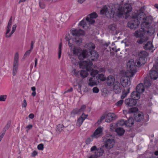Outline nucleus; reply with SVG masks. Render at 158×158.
<instances>
[{
	"label": "nucleus",
	"mask_w": 158,
	"mask_h": 158,
	"mask_svg": "<svg viewBox=\"0 0 158 158\" xmlns=\"http://www.w3.org/2000/svg\"><path fill=\"white\" fill-rule=\"evenodd\" d=\"M87 114H85L83 113H82V115L80 117V123H81L82 124L84 120L87 118Z\"/></svg>",
	"instance_id": "38"
},
{
	"label": "nucleus",
	"mask_w": 158,
	"mask_h": 158,
	"mask_svg": "<svg viewBox=\"0 0 158 158\" xmlns=\"http://www.w3.org/2000/svg\"><path fill=\"white\" fill-rule=\"evenodd\" d=\"M109 29L111 31V32L112 33L116 32V27L115 24H113L110 25L108 26Z\"/></svg>",
	"instance_id": "35"
},
{
	"label": "nucleus",
	"mask_w": 158,
	"mask_h": 158,
	"mask_svg": "<svg viewBox=\"0 0 158 158\" xmlns=\"http://www.w3.org/2000/svg\"><path fill=\"white\" fill-rule=\"evenodd\" d=\"M143 48L146 50H152L153 48V46L151 42H148L144 44Z\"/></svg>",
	"instance_id": "27"
},
{
	"label": "nucleus",
	"mask_w": 158,
	"mask_h": 158,
	"mask_svg": "<svg viewBox=\"0 0 158 158\" xmlns=\"http://www.w3.org/2000/svg\"><path fill=\"white\" fill-rule=\"evenodd\" d=\"M93 63L89 60H84L83 62L80 61V68L85 69L86 70L90 73V75L93 77H94L95 76L98 74V72L96 70H94L92 67Z\"/></svg>",
	"instance_id": "3"
},
{
	"label": "nucleus",
	"mask_w": 158,
	"mask_h": 158,
	"mask_svg": "<svg viewBox=\"0 0 158 158\" xmlns=\"http://www.w3.org/2000/svg\"><path fill=\"white\" fill-rule=\"evenodd\" d=\"M134 117L135 120L138 122L142 120L144 118L143 114L142 113H139L134 114Z\"/></svg>",
	"instance_id": "21"
},
{
	"label": "nucleus",
	"mask_w": 158,
	"mask_h": 158,
	"mask_svg": "<svg viewBox=\"0 0 158 158\" xmlns=\"http://www.w3.org/2000/svg\"><path fill=\"white\" fill-rule=\"evenodd\" d=\"M117 124L118 126H122L124 125H125V121L123 120H120L118 122Z\"/></svg>",
	"instance_id": "46"
},
{
	"label": "nucleus",
	"mask_w": 158,
	"mask_h": 158,
	"mask_svg": "<svg viewBox=\"0 0 158 158\" xmlns=\"http://www.w3.org/2000/svg\"><path fill=\"white\" fill-rule=\"evenodd\" d=\"M126 104L129 106H132L136 105L137 102L135 100L132 98H128L125 101Z\"/></svg>",
	"instance_id": "16"
},
{
	"label": "nucleus",
	"mask_w": 158,
	"mask_h": 158,
	"mask_svg": "<svg viewBox=\"0 0 158 158\" xmlns=\"http://www.w3.org/2000/svg\"><path fill=\"white\" fill-rule=\"evenodd\" d=\"M103 153V150L101 148H98L95 152V156L97 157L102 156Z\"/></svg>",
	"instance_id": "33"
},
{
	"label": "nucleus",
	"mask_w": 158,
	"mask_h": 158,
	"mask_svg": "<svg viewBox=\"0 0 158 158\" xmlns=\"http://www.w3.org/2000/svg\"><path fill=\"white\" fill-rule=\"evenodd\" d=\"M136 89L138 92L142 93L144 91V87L143 84L140 83L137 86Z\"/></svg>",
	"instance_id": "26"
},
{
	"label": "nucleus",
	"mask_w": 158,
	"mask_h": 158,
	"mask_svg": "<svg viewBox=\"0 0 158 158\" xmlns=\"http://www.w3.org/2000/svg\"><path fill=\"white\" fill-rule=\"evenodd\" d=\"M11 124V122L9 121L7 124L6 125L5 127L4 128V131L5 132H6V131L10 127V125Z\"/></svg>",
	"instance_id": "50"
},
{
	"label": "nucleus",
	"mask_w": 158,
	"mask_h": 158,
	"mask_svg": "<svg viewBox=\"0 0 158 158\" xmlns=\"http://www.w3.org/2000/svg\"><path fill=\"white\" fill-rule=\"evenodd\" d=\"M12 18L11 16L8 23V25L6 27V34H7L9 33L10 31V28L11 27V25H12Z\"/></svg>",
	"instance_id": "29"
},
{
	"label": "nucleus",
	"mask_w": 158,
	"mask_h": 158,
	"mask_svg": "<svg viewBox=\"0 0 158 158\" xmlns=\"http://www.w3.org/2000/svg\"><path fill=\"white\" fill-rule=\"evenodd\" d=\"M134 120L132 117H130L127 121H125V126L128 127H131L134 124Z\"/></svg>",
	"instance_id": "28"
},
{
	"label": "nucleus",
	"mask_w": 158,
	"mask_h": 158,
	"mask_svg": "<svg viewBox=\"0 0 158 158\" xmlns=\"http://www.w3.org/2000/svg\"><path fill=\"white\" fill-rule=\"evenodd\" d=\"M130 88H128L127 89V92H124L123 93V94L121 96V98L122 99H124L127 96V94L130 92Z\"/></svg>",
	"instance_id": "44"
},
{
	"label": "nucleus",
	"mask_w": 158,
	"mask_h": 158,
	"mask_svg": "<svg viewBox=\"0 0 158 158\" xmlns=\"http://www.w3.org/2000/svg\"><path fill=\"white\" fill-rule=\"evenodd\" d=\"M93 140L92 138H88L86 140V143L87 144H89Z\"/></svg>",
	"instance_id": "61"
},
{
	"label": "nucleus",
	"mask_w": 158,
	"mask_h": 158,
	"mask_svg": "<svg viewBox=\"0 0 158 158\" xmlns=\"http://www.w3.org/2000/svg\"><path fill=\"white\" fill-rule=\"evenodd\" d=\"M138 110V109L137 107H135L131 108L128 111L129 113H132L135 112Z\"/></svg>",
	"instance_id": "49"
},
{
	"label": "nucleus",
	"mask_w": 158,
	"mask_h": 158,
	"mask_svg": "<svg viewBox=\"0 0 158 158\" xmlns=\"http://www.w3.org/2000/svg\"><path fill=\"white\" fill-rule=\"evenodd\" d=\"M103 141L106 148L110 149L113 147L114 141V139L111 136L106 135L104 138Z\"/></svg>",
	"instance_id": "6"
},
{
	"label": "nucleus",
	"mask_w": 158,
	"mask_h": 158,
	"mask_svg": "<svg viewBox=\"0 0 158 158\" xmlns=\"http://www.w3.org/2000/svg\"><path fill=\"white\" fill-rule=\"evenodd\" d=\"M98 78H99L100 80L102 81H105L106 79V77L104 76V75L102 74H100L98 75Z\"/></svg>",
	"instance_id": "47"
},
{
	"label": "nucleus",
	"mask_w": 158,
	"mask_h": 158,
	"mask_svg": "<svg viewBox=\"0 0 158 158\" xmlns=\"http://www.w3.org/2000/svg\"><path fill=\"white\" fill-rule=\"evenodd\" d=\"M79 71L76 69H74L72 72V73L73 76L74 77H75L77 78H79Z\"/></svg>",
	"instance_id": "42"
},
{
	"label": "nucleus",
	"mask_w": 158,
	"mask_h": 158,
	"mask_svg": "<svg viewBox=\"0 0 158 158\" xmlns=\"http://www.w3.org/2000/svg\"><path fill=\"white\" fill-rule=\"evenodd\" d=\"M97 80L96 78L92 77L90 78L89 81L88 85L90 86H93L97 84Z\"/></svg>",
	"instance_id": "25"
},
{
	"label": "nucleus",
	"mask_w": 158,
	"mask_h": 158,
	"mask_svg": "<svg viewBox=\"0 0 158 158\" xmlns=\"http://www.w3.org/2000/svg\"><path fill=\"white\" fill-rule=\"evenodd\" d=\"M7 98L6 95H1L0 96V101H5Z\"/></svg>",
	"instance_id": "52"
},
{
	"label": "nucleus",
	"mask_w": 158,
	"mask_h": 158,
	"mask_svg": "<svg viewBox=\"0 0 158 158\" xmlns=\"http://www.w3.org/2000/svg\"><path fill=\"white\" fill-rule=\"evenodd\" d=\"M61 43H60L59 46V49H58V59H60L61 57Z\"/></svg>",
	"instance_id": "45"
},
{
	"label": "nucleus",
	"mask_w": 158,
	"mask_h": 158,
	"mask_svg": "<svg viewBox=\"0 0 158 158\" xmlns=\"http://www.w3.org/2000/svg\"><path fill=\"white\" fill-rule=\"evenodd\" d=\"M149 26V23L147 21V20L145 21L142 22L141 24V29L144 30V28H146Z\"/></svg>",
	"instance_id": "39"
},
{
	"label": "nucleus",
	"mask_w": 158,
	"mask_h": 158,
	"mask_svg": "<svg viewBox=\"0 0 158 158\" xmlns=\"http://www.w3.org/2000/svg\"><path fill=\"white\" fill-rule=\"evenodd\" d=\"M132 17V19L128 23V26L131 29H135L138 27L140 22L138 19H137L135 18H134L133 15Z\"/></svg>",
	"instance_id": "8"
},
{
	"label": "nucleus",
	"mask_w": 158,
	"mask_h": 158,
	"mask_svg": "<svg viewBox=\"0 0 158 158\" xmlns=\"http://www.w3.org/2000/svg\"><path fill=\"white\" fill-rule=\"evenodd\" d=\"M38 149L40 150H43L44 149V145L43 144L41 143L39 144L37 147Z\"/></svg>",
	"instance_id": "58"
},
{
	"label": "nucleus",
	"mask_w": 158,
	"mask_h": 158,
	"mask_svg": "<svg viewBox=\"0 0 158 158\" xmlns=\"http://www.w3.org/2000/svg\"><path fill=\"white\" fill-rule=\"evenodd\" d=\"M72 35L68 34L65 37L66 40L68 42V45L73 53V57L71 61L74 65L79 64V29L73 28L70 31Z\"/></svg>",
	"instance_id": "1"
},
{
	"label": "nucleus",
	"mask_w": 158,
	"mask_h": 158,
	"mask_svg": "<svg viewBox=\"0 0 158 158\" xmlns=\"http://www.w3.org/2000/svg\"><path fill=\"white\" fill-rule=\"evenodd\" d=\"M115 82V78L114 76L110 75L108 77L107 79L106 83L107 85L111 86L113 85Z\"/></svg>",
	"instance_id": "22"
},
{
	"label": "nucleus",
	"mask_w": 158,
	"mask_h": 158,
	"mask_svg": "<svg viewBox=\"0 0 158 158\" xmlns=\"http://www.w3.org/2000/svg\"><path fill=\"white\" fill-rule=\"evenodd\" d=\"M106 114H104L100 118V119L101 121H102L106 118Z\"/></svg>",
	"instance_id": "63"
},
{
	"label": "nucleus",
	"mask_w": 158,
	"mask_h": 158,
	"mask_svg": "<svg viewBox=\"0 0 158 158\" xmlns=\"http://www.w3.org/2000/svg\"><path fill=\"white\" fill-rule=\"evenodd\" d=\"M139 57H145L148 56V53L145 51H142L137 53Z\"/></svg>",
	"instance_id": "30"
},
{
	"label": "nucleus",
	"mask_w": 158,
	"mask_h": 158,
	"mask_svg": "<svg viewBox=\"0 0 158 158\" xmlns=\"http://www.w3.org/2000/svg\"><path fill=\"white\" fill-rule=\"evenodd\" d=\"M32 51V50L30 49L29 50L27 51L25 53L23 56V58H25L27 56H28L30 54Z\"/></svg>",
	"instance_id": "54"
},
{
	"label": "nucleus",
	"mask_w": 158,
	"mask_h": 158,
	"mask_svg": "<svg viewBox=\"0 0 158 158\" xmlns=\"http://www.w3.org/2000/svg\"><path fill=\"white\" fill-rule=\"evenodd\" d=\"M17 27V25L16 24H14L13 26L12 30L11 32L10 33L9 35H7L6 34V36L7 38H9L11 37V36L15 32L16 28Z\"/></svg>",
	"instance_id": "37"
},
{
	"label": "nucleus",
	"mask_w": 158,
	"mask_h": 158,
	"mask_svg": "<svg viewBox=\"0 0 158 158\" xmlns=\"http://www.w3.org/2000/svg\"><path fill=\"white\" fill-rule=\"evenodd\" d=\"M145 33L144 30L140 29L136 31L134 33V35L137 38L142 37L144 36Z\"/></svg>",
	"instance_id": "17"
},
{
	"label": "nucleus",
	"mask_w": 158,
	"mask_h": 158,
	"mask_svg": "<svg viewBox=\"0 0 158 158\" xmlns=\"http://www.w3.org/2000/svg\"><path fill=\"white\" fill-rule=\"evenodd\" d=\"M88 51L86 50H83L81 55H80V58L83 57V58H85L88 57L92 60H97L98 57V55L97 52L94 51L92 52H90L89 54H88Z\"/></svg>",
	"instance_id": "4"
},
{
	"label": "nucleus",
	"mask_w": 158,
	"mask_h": 158,
	"mask_svg": "<svg viewBox=\"0 0 158 158\" xmlns=\"http://www.w3.org/2000/svg\"><path fill=\"white\" fill-rule=\"evenodd\" d=\"M141 38V39H138L137 40V42L139 44H142L144 42L148 40V38L147 36H144Z\"/></svg>",
	"instance_id": "36"
},
{
	"label": "nucleus",
	"mask_w": 158,
	"mask_h": 158,
	"mask_svg": "<svg viewBox=\"0 0 158 158\" xmlns=\"http://www.w3.org/2000/svg\"><path fill=\"white\" fill-rule=\"evenodd\" d=\"M144 85L146 87H148L151 85V83L150 81L147 80H144Z\"/></svg>",
	"instance_id": "51"
},
{
	"label": "nucleus",
	"mask_w": 158,
	"mask_h": 158,
	"mask_svg": "<svg viewBox=\"0 0 158 158\" xmlns=\"http://www.w3.org/2000/svg\"><path fill=\"white\" fill-rule=\"evenodd\" d=\"M115 132L119 135L120 136L123 135L125 132L124 130L121 127H118L116 128L115 130Z\"/></svg>",
	"instance_id": "31"
},
{
	"label": "nucleus",
	"mask_w": 158,
	"mask_h": 158,
	"mask_svg": "<svg viewBox=\"0 0 158 158\" xmlns=\"http://www.w3.org/2000/svg\"><path fill=\"white\" fill-rule=\"evenodd\" d=\"M39 6L42 9H44V8L45 6V4L43 2V1L41 0L40 1Z\"/></svg>",
	"instance_id": "56"
},
{
	"label": "nucleus",
	"mask_w": 158,
	"mask_h": 158,
	"mask_svg": "<svg viewBox=\"0 0 158 158\" xmlns=\"http://www.w3.org/2000/svg\"><path fill=\"white\" fill-rule=\"evenodd\" d=\"M79 113V109L78 108L75 109H73L72 112H71L70 116L71 117H74L76 115H77Z\"/></svg>",
	"instance_id": "34"
},
{
	"label": "nucleus",
	"mask_w": 158,
	"mask_h": 158,
	"mask_svg": "<svg viewBox=\"0 0 158 158\" xmlns=\"http://www.w3.org/2000/svg\"><path fill=\"white\" fill-rule=\"evenodd\" d=\"M102 128L101 127H98L91 135V137L97 138L101 136L102 134Z\"/></svg>",
	"instance_id": "12"
},
{
	"label": "nucleus",
	"mask_w": 158,
	"mask_h": 158,
	"mask_svg": "<svg viewBox=\"0 0 158 158\" xmlns=\"http://www.w3.org/2000/svg\"><path fill=\"white\" fill-rule=\"evenodd\" d=\"M137 72L136 70H132L130 69L126 71L125 73L124 76L128 77H131L133 76L134 74Z\"/></svg>",
	"instance_id": "19"
},
{
	"label": "nucleus",
	"mask_w": 158,
	"mask_h": 158,
	"mask_svg": "<svg viewBox=\"0 0 158 158\" xmlns=\"http://www.w3.org/2000/svg\"><path fill=\"white\" fill-rule=\"evenodd\" d=\"M85 47L87 48L88 50H89L90 52H92L95 48V45L92 43H90L85 44Z\"/></svg>",
	"instance_id": "23"
},
{
	"label": "nucleus",
	"mask_w": 158,
	"mask_h": 158,
	"mask_svg": "<svg viewBox=\"0 0 158 158\" xmlns=\"http://www.w3.org/2000/svg\"><path fill=\"white\" fill-rule=\"evenodd\" d=\"M63 125L62 124H59L57 126L56 131L57 132H60L63 130Z\"/></svg>",
	"instance_id": "41"
},
{
	"label": "nucleus",
	"mask_w": 158,
	"mask_h": 158,
	"mask_svg": "<svg viewBox=\"0 0 158 158\" xmlns=\"http://www.w3.org/2000/svg\"><path fill=\"white\" fill-rule=\"evenodd\" d=\"M87 71L86 70V71L84 70H81V71L80 74L81 76L83 78H84L86 77L88 75V73H87Z\"/></svg>",
	"instance_id": "43"
},
{
	"label": "nucleus",
	"mask_w": 158,
	"mask_h": 158,
	"mask_svg": "<svg viewBox=\"0 0 158 158\" xmlns=\"http://www.w3.org/2000/svg\"><path fill=\"white\" fill-rule=\"evenodd\" d=\"M31 90L33 91L31 95L33 97L35 96L36 94V93L35 92L36 88L34 86L31 87Z\"/></svg>",
	"instance_id": "53"
},
{
	"label": "nucleus",
	"mask_w": 158,
	"mask_h": 158,
	"mask_svg": "<svg viewBox=\"0 0 158 158\" xmlns=\"http://www.w3.org/2000/svg\"><path fill=\"white\" fill-rule=\"evenodd\" d=\"M87 24L85 23V21L83 20L80 22V28H83L87 29L89 28Z\"/></svg>",
	"instance_id": "32"
},
{
	"label": "nucleus",
	"mask_w": 158,
	"mask_h": 158,
	"mask_svg": "<svg viewBox=\"0 0 158 158\" xmlns=\"http://www.w3.org/2000/svg\"><path fill=\"white\" fill-rule=\"evenodd\" d=\"M158 60L156 61V64L154 65L150 71L149 75L151 79L156 80L158 77Z\"/></svg>",
	"instance_id": "7"
},
{
	"label": "nucleus",
	"mask_w": 158,
	"mask_h": 158,
	"mask_svg": "<svg viewBox=\"0 0 158 158\" xmlns=\"http://www.w3.org/2000/svg\"><path fill=\"white\" fill-rule=\"evenodd\" d=\"M127 67L128 68L132 70H136V65L133 60H131L127 63Z\"/></svg>",
	"instance_id": "20"
},
{
	"label": "nucleus",
	"mask_w": 158,
	"mask_h": 158,
	"mask_svg": "<svg viewBox=\"0 0 158 158\" xmlns=\"http://www.w3.org/2000/svg\"><path fill=\"white\" fill-rule=\"evenodd\" d=\"M98 149L97 148V147L96 146H94L91 147L90 148V151L91 152L95 151H96V150L97 149Z\"/></svg>",
	"instance_id": "62"
},
{
	"label": "nucleus",
	"mask_w": 158,
	"mask_h": 158,
	"mask_svg": "<svg viewBox=\"0 0 158 158\" xmlns=\"http://www.w3.org/2000/svg\"><path fill=\"white\" fill-rule=\"evenodd\" d=\"M86 107V106L85 105H81L80 108V112L81 111L83 112L85 111Z\"/></svg>",
	"instance_id": "55"
},
{
	"label": "nucleus",
	"mask_w": 158,
	"mask_h": 158,
	"mask_svg": "<svg viewBox=\"0 0 158 158\" xmlns=\"http://www.w3.org/2000/svg\"><path fill=\"white\" fill-rule=\"evenodd\" d=\"M106 114H104L100 118V119L101 121H102L106 118Z\"/></svg>",
	"instance_id": "64"
},
{
	"label": "nucleus",
	"mask_w": 158,
	"mask_h": 158,
	"mask_svg": "<svg viewBox=\"0 0 158 158\" xmlns=\"http://www.w3.org/2000/svg\"><path fill=\"white\" fill-rule=\"evenodd\" d=\"M98 17L97 14L95 12L93 13L88 15L86 18V20L89 24H93L95 22L94 19Z\"/></svg>",
	"instance_id": "11"
},
{
	"label": "nucleus",
	"mask_w": 158,
	"mask_h": 158,
	"mask_svg": "<svg viewBox=\"0 0 158 158\" xmlns=\"http://www.w3.org/2000/svg\"><path fill=\"white\" fill-rule=\"evenodd\" d=\"M116 10H115L116 11ZM101 13L102 14H105L107 18H113L114 17V14L116 13L114 9L110 8L109 7L108 8L106 6H105L101 10Z\"/></svg>",
	"instance_id": "5"
},
{
	"label": "nucleus",
	"mask_w": 158,
	"mask_h": 158,
	"mask_svg": "<svg viewBox=\"0 0 158 158\" xmlns=\"http://www.w3.org/2000/svg\"><path fill=\"white\" fill-rule=\"evenodd\" d=\"M145 63V60L144 58L139 57L136 60L135 64L136 66L140 67L144 65Z\"/></svg>",
	"instance_id": "18"
},
{
	"label": "nucleus",
	"mask_w": 158,
	"mask_h": 158,
	"mask_svg": "<svg viewBox=\"0 0 158 158\" xmlns=\"http://www.w3.org/2000/svg\"><path fill=\"white\" fill-rule=\"evenodd\" d=\"M69 18L68 16H66L65 15H63L62 16L60 20L62 22H64L67 21Z\"/></svg>",
	"instance_id": "48"
},
{
	"label": "nucleus",
	"mask_w": 158,
	"mask_h": 158,
	"mask_svg": "<svg viewBox=\"0 0 158 158\" xmlns=\"http://www.w3.org/2000/svg\"><path fill=\"white\" fill-rule=\"evenodd\" d=\"M105 122L107 123H110L113 120L116 119L117 117L116 115L113 113H109L106 114Z\"/></svg>",
	"instance_id": "14"
},
{
	"label": "nucleus",
	"mask_w": 158,
	"mask_h": 158,
	"mask_svg": "<svg viewBox=\"0 0 158 158\" xmlns=\"http://www.w3.org/2000/svg\"><path fill=\"white\" fill-rule=\"evenodd\" d=\"M113 89L114 91L116 94H118L121 92V87L120 84L118 81H115L113 85Z\"/></svg>",
	"instance_id": "15"
},
{
	"label": "nucleus",
	"mask_w": 158,
	"mask_h": 158,
	"mask_svg": "<svg viewBox=\"0 0 158 158\" xmlns=\"http://www.w3.org/2000/svg\"><path fill=\"white\" fill-rule=\"evenodd\" d=\"M120 83L124 87L130 88L129 86L131 85V82L129 77L123 76L120 79Z\"/></svg>",
	"instance_id": "10"
},
{
	"label": "nucleus",
	"mask_w": 158,
	"mask_h": 158,
	"mask_svg": "<svg viewBox=\"0 0 158 158\" xmlns=\"http://www.w3.org/2000/svg\"><path fill=\"white\" fill-rule=\"evenodd\" d=\"M73 85L75 89H76L78 90L79 88V80L78 79L75 80L73 83Z\"/></svg>",
	"instance_id": "40"
},
{
	"label": "nucleus",
	"mask_w": 158,
	"mask_h": 158,
	"mask_svg": "<svg viewBox=\"0 0 158 158\" xmlns=\"http://www.w3.org/2000/svg\"><path fill=\"white\" fill-rule=\"evenodd\" d=\"M132 15L134 18H136L140 21L143 22L146 20V15L143 13H140L137 15L135 13H133Z\"/></svg>",
	"instance_id": "13"
},
{
	"label": "nucleus",
	"mask_w": 158,
	"mask_h": 158,
	"mask_svg": "<svg viewBox=\"0 0 158 158\" xmlns=\"http://www.w3.org/2000/svg\"><path fill=\"white\" fill-rule=\"evenodd\" d=\"M132 10L131 6L128 4H125L123 6H119L116 11V14L118 17L125 16L126 19L130 15V12Z\"/></svg>",
	"instance_id": "2"
},
{
	"label": "nucleus",
	"mask_w": 158,
	"mask_h": 158,
	"mask_svg": "<svg viewBox=\"0 0 158 158\" xmlns=\"http://www.w3.org/2000/svg\"><path fill=\"white\" fill-rule=\"evenodd\" d=\"M141 93L138 92L137 91H134L131 94V97L134 99L136 101L139 99L140 98Z\"/></svg>",
	"instance_id": "24"
},
{
	"label": "nucleus",
	"mask_w": 158,
	"mask_h": 158,
	"mask_svg": "<svg viewBox=\"0 0 158 158\" xmlns=\"http://www.w3.org/2000/svg\"><path fill=\"white\" fill-rule=\"evenodd\" d=\"M123 102V100H121L117 102L115 104V105L117 106H120L122 105Z\"/></svg>",
	"instance_id": "57"
},
{
	"label": "nucleus",
	"mask_w": 158,
	"mask_h": 158,
	"mask_svg": "<svg viewBox=\"0 0 158 158\" xmlns=\"http://www.w3.org/2000/svg\"><path fill=\"white\" fill-rule=\"evenodd\" d=\"M93 91L94 93H98L99 91V89L97 87H94L93 89Z\"/></svg>",
	"instance_id": "59"
},
{
	"label": "nucleus",
	"mask_w": 158,
	"mask_h": 158,
	"mask_svg": "<svg viewBox=\"0 0 158 158\" xmlns=\"http://www.w3.org/2000/svg\"><path fill=\"white\" fill-rule=\"evenodd\" d=\"M27 105V103L26 102V101L25 99H24L23 101V102L22 104V107H24V108H26Z\"/></svg>",
	"instance_id": "60"
},
{
	"label": "nucleus",
	"mask_w": 158,
	"mask_h": 158,
	"mask_svg": "<svg viewBox=\"0 0 158 158\" xmlns=\"http://www.w3.org/2000/svg\"><path fill=\"white\" fill-rule=\"evenodd\" d=\"M19 55L18 53L16 52L15 54L13 62V76H15L17 73L19 65Z\"/></svg>",
	"instance_id": "9"
}]
</instances>
